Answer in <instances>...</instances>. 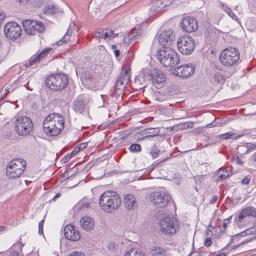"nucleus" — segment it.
Returning <instances> with one entry per match:
<instances>
[{
    "label": "nucleus",
    "mask_w": 256,
    "mask_h": 256,
    "mask_svg": "<svg viewBox=\"0 0 256 256\" xmlns=\"http://www.w3.org/2000/svg\"><path fill=\"white\" fill-rule=\"evenodd\" d=\"M121 204L120 196L112 190L102 193L99 199V205L101 210L106 213L115 212Z\"/></svg>",
    "instance_id": "f257e3e1"
},
{
    "label": "nucleus",
    "mask_w": 256,
    "mask_h": 256,
    "mask_svg": "<svg viewBox=\"0 0 256 256\" xmlns=\"http://www.w3.org/2000/svg\"><path fill=\"white\" fill-rule=\"evenodd\" d=\"M64 127V118L62 115L58 113L50 114L44 118L43 122L44 132L50 136L58 135Z\"/></svg>",
    "instance_id": "f03ea898"
},
{
    "label": "nucleus",
    "mask_w": 256,
    "mask_h": 256,
    "mask_svg": "<svg viewBox=\"0 0 256 256\" xmlns=\"http://www.w3.org/2000/svg\"><path fill=\"white\" fill-rule=\"evenodd\" d=\"M81 83L88 89L97 90L103 88L104 80L101 74L92 70H84L81 74Z\"/></svg>",
    "instance_id": "7ed1b4c3"
},
{
    "label": "nucleus",
    "mask_w": 256,
    "mask_h": 256,
    "mask_svg": "<svg viewBox=\"0 0 256 256\" xmlns=\"http://www.w3.org/2000/svg\"><path fill=\"white\" fill-rule=\"evenodd\" d=\"M158 58L160 62L166 67H172L178 64L180 58L178 54L170 47L160 48Z\"/></svg>",
    "instance_id": "20e7f679"
},
{
    "label": "nucleus",
    "mask_w": 256,
    "mask_h": 256,
    "mask_svg": "<svg viewBox=\"0 0 256 256\" xmlns=\"http://www.w3.org/2000/svg\"><path fill=\"white\" fill-rule=\"evenodd\" d=\"M68 82V76L63 74H51L46 81L47 86L52 90L59 91L64 89Z\"/></svg>",
    "instance_id": "39448f33"
},
{
    "label": "nucleus",
    "mask_w": 256,
    "mask_h": 256,
    "mask_svg": "<svg viewBox=\"0 0 256 256\" xmlns=\"http://www.w3.org/2000/svg\"><path fill=\"white\" fill-rule=\"evenodd\" d=\"M220 60L222 64L226 66H234L240 60L238 50L234 48H226L221 52Z\"/></svg>",
    "instance_id": "423d86ee"
},
{
    "label": "nucleus",
    "mask_w": 256,
    "mask_h": 256,
    "mask_svg": "<svg viewBox=\"0 0 256 256\" xmlns=\"http://www.w3.org/2000/svg\"><path fill=\"white\" fill-rule=\"evenodd\" d=\"M26 162L22 158L10 161L6 170L7 176L10 178L19 177L26 169Z\"/></svg>",
    "instance_id": "0eeeda50"
},
{
    "label": "nucleus",
    "mask_w": 256,
    "mask_h": 256,
    "mask_svg": "<svg viewBox=\"0 0 256 256\" xmlns=\"http://www.w3.org/2000/svg\"><path fill=\"white\" fill-rule=\"evenodd\" d=\"M142 73L144 78L150 80L152 84L157 88L162 87L166 81V75L159 70H144Z\"/></svg>",
    "instance_id": "6e6552de"
},
{
    "label": "nucleus",
    "mask_w": 256,
    "mask_h": 256,
    "mask_svg": "<svg viewBox=\"0 0 256 256\" xmlns=\"http://www.w3.org/2000/svg\"><path fill=\"white\" fill-rule=\"evenodd\" d=\"M177 46L179 51L182 54L188 55L194 50L196 46L195 41L189 36H180L177 40Z\"/></svg>",
    "instance_id": "1a4fd4ad"
},
{
    "label": "nucleus",
    "mask_w": 256,
    "mask_h": 256,
    "mask_svg": "<svg viewBox=\"0 0 256 256\" xmlns=\"http://www.w3.org/2000/svg\"><path fill=\"white\" fill-rule=\"evenodd\" d=\"M15 130L19 135H26L32 128L31 120L26 116H18L15 122Z\"/></svg>",
    "instance_id": "9d476101"
},
{
    "label": "nucleus",
    "mask_w": 256,
    "mask_h": 256,
    "mask_svg": "<svg viewBox=\"0 0 256 256\" xmlns=\"http://www.w3.org/2000/svg\"><path fill=\"white\" fill-rule=\"evenodd\" d=\"M151 202L154 205L160 208L166 206L172 202V197L168 193L160 192H154L150 195Z\"/></svg>",
    "instance_id": "9b49d317"
},
{
    "label": "nucleus",
    "mask_w": 256,
    "mask_h": 256,
    "mask_svg": "<svg viewBox=\"0 0 256 256\" xmlns=\"http://www.w3.org/2000/svg\"><path fill=\"white\" fill-rule=\"evenodd\" d=\"M160 231L162 233L173 234L179 229L178 221L170 217H166L160 222Z\"/></svg>",
    "instance_id": "f8f14e48"
},
{
    "label": "nucleus",
    "mask_w": 256,
    "mask_h": 256,
    "mask_svg": "<svg viewBox=\"0 0 256 256\" xmlns=\"http://www.w3.org/2000/svg\"><path fill=\"white\" fill-rule=\"evenodd\" d=\"M22 25L26 33L30 35H34L36 32H43L45 29L42 22L33 20H24L22 22Z\"/></svg>",
    "instance_id": "ddd939ff"
},
{
    "label": "nucleus",
    "mask_w": 256,
    "mask_h": 256,
    "mask_svg": "<svg viewBox=\"0 0 256 256\" xmlns=\"http://www.w3.org/2000/svg\"><path fill=\"white\" fill-rule=\"evenodd\" d=\"M21 32L20 26L14 22H8L4 27V33L6 36L12 40L18 38L20 36Z\"/></svg>",
    "instance_id": "4468645a"
},
{
    "label": "nucleus",
    "mask_w": 256,
    "mask_h": 256,
    "mask_svg": "<svg viewBox=\"0 0 256 256\" xmlns=\"http://www.w3.org/2000/svg\"><path fill=\"white\" fill-rule=\"evenodd\" d=\"M181 26L184 32L190 33L198 30V22L195 18L186 16L182 18L181 22Z\"/></svg>",
    "instance_id": "2eb2a0df"
},
{
    "label": "nucleus",
    "mask_w": 256,
    "mask_h": 256,
    "mask_svg": "<svg viewBox=\"0 0 256 256\" xmlns=\"http://www.w3.org/2000/svg\"><path fill=\"white\" fill-rule=\"evenodd\" d=\"M174 38L173 31L171 30L163 31L158 38V44L162 46L161 48L169 47L172 44Z\"/></svg>",
    "instance_id": "dca6fc26"
},
{
    "label": "nucleus",
    "mask_w": 256,
    "mask_h": 256,
    "mask_svg": "<svg viewBox=\"0 0 256 256\" xmlns=\"http://www.w3.org/2000/svg\"><path fill=\"white\" fill-rule=\"evenodd\" d=\"M195 70V67L192 64H186L176 68L173 73L182 78H187L191 76Z\"/></svg>",
    "instance_id": "f3484780"
},
{
    "label": "nucleus",
    "mask_w": 256,
    "mask_h": 256,
    "mask_svg": "<svg viewBox=\"0 0 256 256\" xmlns=\"http://www.w3.org/2000/svg\"><path fill=\"white\" fill-rule=\"evenodd\" d=\"M129 70H125L120 73L115 84V90L120 92L124 90L126 87L130 80Z\"/></svg>",
    "instance_id": "a211bd4d"
},
{
    "label": "nucleus",
    "mask_w": 256,
    "mask_h": 256,
    "mask_svg": "<svg viewBox=\"0 0 256 256\" xmlns=\"http://www.w3.org/2000/svg\"><path fill=\"white\" fill-rule=\"evenodd\" d=\"M174 0H152L150 4V10L152 12L160 11L172 5Z\"/></svg>",
    "instance_id": "6ab92c4d"
},
{
    "label": "nucleus",
    "mask_w": 256,
    "mask_h": 256,
    "mask_svg": "<svg viewBox=\"0 0 256 256\" xmlns=\"http://www.w3.org/2000/svg\"><path fill=\"white\" fill-rule=\"evenodd\" d=\"M64 232L66 238L76 241L80 239V234L78 230H74V226L72 224H68L64 230Z\"/></svg>",
    "instance_id": "aec40b11"
},
{
    "label": "nucleus",
    "mask_w": 256,
    "mask_h": 256,
    "mask_svg": "<svg viewBox=\"0 0 256 256\" xmlns=\"http://www.w3.org/2000/svg\"><path fill=\"white\" fill-rule=\"evenodd\" d=\"M118 36L112 30L99 28L96 32L94 36L98 39L110 40Z\"/></svg>",
    "instance_id": "412c9836"
},
{
    "label": "nucleus",
    "mask_w": 256,
    "mask_h": 256,
    "mask_svg": "<svg viewBox=\"0 0 256 256\" xmlns=\"http://www.w3.org/2000/svg\"><path fill=\"white\" fill-rule=\"evenodd\" d=\"M95 222L90 216H84L81 218V228L84 231L91 232L94 227Z\"/></svg>",
    "instance_id": "4be33fe9"
},
{
    "label": "nucleus",
    "mask_w": 256,
    "mask_h": 256,
    "mask_svg": "<svg viewBox=\"0 0 256 256\" xmlns=\"http://www.w3.org/2000/svg\"><path fill=\"white\" fill-rule=\"evenodd\" d=\"M256 217V209L252 206H248L243 209L237 218L238 222H241L247 216Z\"/></svg>",
    "instance_id": "5701e85b"
},
{
    "label": "nucleus",
    "mask_w": 256,
    "mask_h": 256,
    "mask_svg": "<svg viewBox=\"0 0 256 256\" xmlns=\"http://www.w3.org/2000/svg\"><path fill=\"white\" fill-rule=\"evenodd\" d=\"M160 132V128H146L142 132V134L143 136L141 140H145L148 138H152L158 135Z\"/></svg>",
    "instance_id": "b1692460"
},
{
    "label": "nucleus",
    "mask_w": 256,
    "mask_h": 256,
    "mask_svg": "<svg viewBox=\"0 0 256 256\" xmlns=\"http://www.w3.org/2000/svg\"><path fill=\"white\" fill-rule=\"evenodd\" d=\"M226 80V78L222 72H216L214 74L211 82L214 86L223 84Z\"/></svg>",
    "instance_id": "393cba45"
},
{
    "label": "nucleus",
    "mask_w": 256,
    "mask_h": 256,
    "mask_svg": "<svg viewBox=\"0 0 256 256\" xmlns=\"http://www.w3.org/2000/svg\"><path fill=\"white\" fill-rule=\"evenodd\" d=\"M124 204L128 210H132L136 206V202L134 197L130 194H128L124 196Z\"/></svg>",
    "instance_id": "a878e982"
},
{
    "label": "nucleus",
    "mask_w": 256,
    "mask_h": 256,
    "mask_svg": "<svg viewBox=\"0 0 256 256\" xmlns=\"http://www.w3.org/2000/svg\"><path fill=\"white\" fill-rule=\"evenodd\" d=\"M152 256H165V250L160 246H155L151 250Z\"/></svg>",
    "instance_id": "bb28decb"
},
{
    "label": "nucleus",
    "mask_w": 256,
    "mask_h": 256,
    "mask_svg": "<svg viewBox=\"0 0 256 256\" xmlns=\"http://www.w3.org/2000/svg\"><path fill=\"white\" fill-rule=\"evenodd\" d=\"M72 32L68 30L64 36L57 42L58 46H62L64 44H66L70 39Z\"/></svg>",
    "instance_id": "cd10ccee"
},
{
    "label": "nucleus",
    "mask_w": 256,
    "mask_h": 256,
    "mask_svg": "<svg viewBox=\"0 0 256 256\" xmlns=\"http://www.w3.org/2000/svg\"><path fill=\"white\" fill-rule=\"evenodd\" d=\"M125 256H144V254L139 250L131 248L126 252Z\"/></svg>",
    "instance_id": "c85d7f7f"
},
{
    "label": "nucleus",
    "mask_w": 256,
    "mask_h": 256,
    "mask_svg": "<svg viewBox=\"0 0 256 256\" xmlns=\"http://www.w3.org/2000/svg\"><path fill=\"white\" fill-rule=\"evenodd\" d=\"M128 150L132 152L137 153L141 152V146L138 144H132L128 148Z\"/></svg>",
    "instance_id": "c756f323"
},
{
    "label": "nucleus",
    "mask_w": 256,
    "mask_h": 256,
    "mask_svg": "<svg viewBox=\"0 0 256 256\" xmlns=\"http://www.w3.org/2000/svg\"><path fill=\"white\" fill-rule=\"evenodd\" d=\"M45 14L50 15L56 12V8L52 4H48L44 8Z\"/></svg>",
    "instance_id": "7c9ffc66"
},
{
    "label": "nucleus",
    "mask_w": 256,
    "mask_h": 256,
    "mask_svg": "<svg viewBox=\"0 0 256 256\" xmlns=\"http://www.w3.org/2000/svg\"><path fill=\"white\" fill-rule=\"evenodd\" d=\"M92 202V200H88L86 202L85 200L83 198L81 200V210L84 209H88L91 208L90 204Z\"/></svg>",
    "instance_id": "2f4dec72"
},
{
    "label": "nucleus",
    "mask_w": 256,
    "mask_h": 256,
    "mask_svg": "<svg viewBox=\"0 0 256 256\" xmlns=\"http://www.w3.org/2000/svg\"><path fill=\"white\" fill-rule=\"evenodd\" d=\"M254 232V228H248L240 233L236 234V237H240V236H244L247 235H250L252 234Z\"/></svg>",
    "instance_id": "473e14b6"
},
{
    "label": "nucleus",
    "mask_w": 256,
    "mask_h": 256,
    "mask_svg": "<svg viewBox=\"0 0 256 256\" xmlns=\"http://www.w3.org/2000/svg\"><path fill=\"white\" fill-rule=\"evenodd\" d=\"M52 50L51 48H48L44 50L42 52L38 54L37 56L39 58L40 60L42 58H44V57L46 56L48 54H49V52Z\"/></svg>",
    "instance_id": "72a5a7b5"
},
{
    "label": "nucleus",
    "mask_w": 256,
    "mask_h": 256,
    "mask_svg": "<svg viewBox=\"0 0 256 256\" xmlns=\"http://www.w3.org/2000/svg\"><path fill=\"white\" fill-rule=\"evenodd\" d=\"M224 10L230 16L233 20H237L238 19V17L236 16V14L233 12L231 10V9L228 7H225L224 8Z\"/></svg>",
    "instance_id": "f704fd0d"
},
{
    "label": "nucleus",
    "mask_w": 256,
    "mask_h": 256,
    "mask_svg": "<svg viewBox=\"0 0 256 256\" xmlns=\"http://www.w3.org/2000/svg\"><path fill=\"white\" fill-rule=\"evenodd\" d=\"M159 152L158 148L156 145H154L150 152V154L153 158H156L158 155Z\"/></svg>",
    "instance_id": "c9c22d12"
},
{
    "label": "nucleus",
    "mask_w": 256,
    "mask_h": 256,
    "mask_svg": "<svg viewBox=\"0 0 256 256\" xmlns=\"http://www.w3.org/2000/svg\"><path fill=\"white\" fill-rule=\"evenodd\" d=\"M142 34V30H140V27L138 28H135L132 30V34L134 37L140 36Z\"/></svg>",
    "instance_id": "e433bc0d"
},
{
    "label": "nucleus",
    "mask_w": 256,
    "mask_h": 256,
    "mask_svg": "<svg viewBox=\"0 0 256 256\" xmlns=\"http://www.w3.org/2000/svg\"><path fill=\"white\" fill-rule=\"evenodd\" d=\"M90 99L89 94H83L81 97V106L82 105V102L84 104H87L90 101Z\"/></svg>",
    "instance_id": "4c0bfd02"
},
{
    "label": "nucleus",
    "mask_w": 256,
    "mask_h": 256,
    "mask_svg": "<svg viewBox=\"0 0 256 256\" xmlns=\"http://www.w3.org/2000/svg\"><path fill=\"white\" fill-rule=\"evenodd\" d=\"M73 108L76 112H80V100H76L74 102Z\"/></svg>",
    "instance_id": "58836bf2"
},
{
    "label": "nucleus",
    "mask_w": 256,
    "mask_h": 256,
    "mask_svg": "<svg viewBox=\"0 0 256 256\" xmlns=\"http://www.w3.org/2000/svg\"><path fill=\"white\" fill-rule=\"evenodd\" d=\"M40 61V60L39 58H38L37 55L36 54L34 56H32L30 58L29 64H30V65L32 66V65H34L35 64L38 62Z\"/></svg>",
    "instance_id": "ea45409f"
},
{
    "label": "nucleus",
    "mask_w": 256,
    "mask_h": 256,
    "mask_svg": "<svg viewBox=\"0 0 256 256\" xmlns=\"http://www.w3.org/2000/svg\"><path fill=\"white\" fill-rule=\"evenodd\" d=\"M252 176L248 175L244 178L242 180L241 183L244 185L248 184L252 180Z\"/></svg>",
    "instance_id": "a19ab883"
},
{
    "label": "nucleus",
    "mask_w": 256,
    "mask_h": 256,
    "mask_svg": "<svg viewBox=\"0 0 256 256\" xmlns=\"http://www.w3.org/2000/svg\"><path fill=\"white\" fill-rule=\"evenodd\" d=\"M194 125V124L192 122H186L182 124L184 128H192Z\"/></svg>",
    "instance_id": "79ce46f5"
},
{
    "label": "nucleus",
    "mask_w": 256,
    "mask_h": 256,
    "mask_svg": "<svg viewBox=\"0 0 256 256\" xmlns=\"http://www.w3.org/2000/svg\"><path fill=\"white\" fill-rule=\"evenodd\" d=\"M80 152V145H78L69 154L72 158Z\"/></svg>",
    "instance_id": "37998d69"
},
{
    "label": "nucleus",
    "mask_w": 256,
    "mask_h": 256,
    "mask_svg": "<svg viewBox=\"0 0 256 256\" xmlns=\"http://www.w3.org/2000/svg\"><path fill=\"white\" fill-rule=\"evenodd\" d=\"M44 223V220H42L38 224V234H43V226Z\"/></svg>",
    "instance_id": "c03bdc74"
},
{
    "label": "nucleus",
    "mask_w": 256,
    "mask_h": 256,
    "mask_svg": "<svg viewBox=\"0 0 256 256\" xmlns=\"http://www.w3.org/2000/svg\"><path fill=\"white\" fill-rule=\"evenodd\" d=\"M212 244V240L210 238V237H207L206 238L204 242V245L208 247L210 246Z\"/></svg>",
    "instance_id": "a18cd8bd"
},
{
    "label": "nucleus",
    "mask_w": 256,
    "mask_h": 256,
    "mask_svg": "<svg viewBox=\"0 0 256 256\" xmlns=\"http://www.w3.org/2000/svg\"><path fill=\"white\" fill-rule=\"evenodd\" d=\"M232 136V132H226V134H222L220 136V137L224 140H228Z\"/></svg>",
    "instance_id": "49530a36"
},
{
    "label": "nucleus",
    "mask_w": 256,
    "mask_h": 256,
    "mask_svg": "<svg viewBox=\"0 0 256 256\" xmlns=\"http://www.w3.org/2000/svg\"><path fill=\"white\" fill-rule=\"evenodd\" d=\"M229 224H230V222H228V220H224L223 226H222L223 229L221 230L222 232H225V231H226V228H227V226Z\"/></svg>",
    "instance_id": "de8ad7c7"
},
{
    "label": "nucleus",
    "mask_w": 256,
    "mask_h": 256,
    "mask_svg": "<svg viewBox=\"0 0 256 256\" xmlns=\"http://www.w3.org/2000/svg\"><path fill=\"white\" fill-rule=\"evenodd\" d=\"M233 159L234 161L235 162L238 164L242 165L243 162L240 160V158L238 156H234Z\"/></svg>",
    "instance_id": "09e8293b"
},
{
    "label": "nucleus",
    "mask_w": 256,
    "mask_h": 256,
    "mask_svg": "<svg viewBox=\"0 0 256 256\" xmlns=\"http://www.w3.org/2000/svg\"><path fill=\"white\" fill-rule=\"evenodd\" d=\"M71 158L72 157L70 156L69 154H68L62 159V162L64 164L66 163L68 161L70 160Z\"/></svg>",
    "instance_id": "8fccbe9b"
},
{
    "label": "nucleus",
    "mask_w": 256,
    "mask_h": 256,
    "mask_svg": "<svg viewBox=\"0 0 256 256\" xmlns=\"http://www.w3.org/2000/svg\"><path fill=\"white\" fill-rule=\"evenodd\" d=\"M228 176V175H226L224 174H220L218 178V180L219 182L222 181L225 179H226Z\"/></svg>",
    "instance_id": "3c124183"
},
{
    "label": "nucleus",
    "mask_w": 256,
    "mask_h": 256,
    "mask_svg": "<svg viewBox=\"0 0 256 256\" xmlns=\"http://www.w3.org/2000/svg\"><path fill=\"white\" fill-rule=\"evenodd\" d=\"M217 126V123L216 122L215 120H214L211 123L208 124L206 125V128H210L214 126Z\"/></svg>",
    "instance_id": "603ef678"
},
{
    "label": "nucleus",
    "mask_w": 256,
    "mask_h": 256,
    "mask_svg": "<svg viewBox=\"0 0 256 256\" xmlns=\"http://www.w3.org/2000/svg\"><path fill=\"white\" fill-rule=\"evenodd\" d=\"M92 167V164L91 163H88L86 167H85V169L83 170L82 171V172H87V171L89 170H90L91 168Z\"/></svg>",
    "instance_id": "864d4df0"
},
{
    "label": "nucleus",
    "mask_w": 256,
    "mask_h": 256,
    "mask_svg": "<svg viewBox=\"0 0 256 256\" xmlns=\"http://www.w3.org/2000/svg\"><path fill=\"white\" fill-rule=\"evenodd\" d=\"M218 198V197L217 196H216V195L212 197V199L210 200V203L214 204V203L216 202L217 201Z\"/></svg>",
    "instance_id": "5fc2aeb1"
},
{
    "label": "nucleus",
    "mask_w": 256,
    "mask_h": 256,
    "mask_svg": "<svg viewBox=\"0 0 256 256\" xmlns=\"http://www.w3.org/2000/svg\"><path fill=\"white\" fill-rule=\"evenodd\" d=\"M68 256H80V252L76 251L72 252Z\"/></svg>",
    "instance_id": "6e6d98bb"
},
{
    "label": "nucleus",
    "mask_w": 256,
    "mask_h": 256,
    "mask_svg": "<svg viewBox=\"0 0 256 256\" xmlns=\"http://www.w3.org/2000/svg\"><path fill=\"white\" fill-rule=\"evenodd\" d=\"M17 2H19L20 4L24 5L26 4L29 0H16Z\"/></svg>",
    "instance_id": "4d7b16f0"
},
{
    "label": "nucleus",
    "mask_w": 256,
    "mask_h": 256,
    "mask_svg": "<svg viewBox=\"0 0 256 256\" xmlns=\"http://www.w3.org/2000/svg\"><path fill=\"white\" fill-rule=\"evenodd\" d=\"M74 210L76 212H78L80 210V204H79L78 203L76 204L74 206Z\"/></svg>",
    "instance_id": "13d9d810"
},
{
    "label": "nucleus",
    "mask_w": 256,
    "mask_h": 256,
    "mask_svg": "<svg viewBox=\"0 0 256 256\" xmlns=\"http://www.w3.org/2000/svg\"><path fill=\"white\" fill-rule=\"evenodd\" d=\"M5 14L2 12H0V22H1L2 20L5 18Z\"/></svg>",
    "instance_id": "bf43d9fd"
},
{
    "label": "nucleus",
    "mask_w": 256,
    "mask_h": 256,
    "mask_svg": "<svg viewBox=\"0 0 256 256\" xmlns=\"http://www.w3.org/2000/svg\"><path fill=\"white\" fill-rule=\"evenodd\" d=\"M88 146V142H84L82 143H81V150L84 149L86 148Z\"/></svg>",
    "instance_id": "052dcab7"
},
{
    "label": "nucleus",
    "mask_w": 256,
    "mask_h": 256,
    "mask_svg": "<svg viewBox=\"0 0 256 256\" xmlns=\"http://www.w3.org/2000/svg\"><path fill=\"white\" fill-rule=\"evenodd\" d=\"M218 4L219 6L222 8V10H224V8L225 7H228L227 6H226L225 5V4L222 2L221 1H218Z\"/></svg>",
    "instance_id": "680f3d73"
},
{
    "label": "nucleus",
    "mask_w": 256,
    "mask_h": 256,
    "mask_svg": "<svg viewBox=\"0 0 256 256\" xmlns=\"http://www.w3.org/2000/svg\"><path fill=\"white\" fill-rule=\"evenodd\" d=\"M200 254L198 252H192L188 256H200Z\"/></svg>",
    "instance_id": "e2e57ef3"
},
{
    "label": "nucleus",
    "mask_w": 256,
    "mask_h": 256,
    "mask_svg": "<svg viewBox=\"0 0 256 256\" xmlns=\"http://www.w3.org/2000/svg\"><path fill=\"white\" fill-rule=\"evenodd\" d=\"M114 55L116 57H118L120 56V51L118 50H114Z\"/></svg>",
    "instance_id": "0e129e2a"
},
{
    "label": "nucleus",
    "mask_w": 256,
    "mask_h": 256,
    "mask_svg": "<svg viewBox=\"0 0 256 256\" xmlns=\"http://www.w3.org/2000/svg\"><path fill=\"white\" fill-rule=\"evenodd\" d=\"M252 238H250V239H246V240L244 241H243L242 242L240 243V244H245V243H247L248 242H250V240H251Z\"/></svg>",
    "instance_id": "69168bd1"
},
{
    "label": "nucleus",
    "mask_w": 256,
    "mask_h": 256,
    "mask_svg": "<svg viewBox=\"0 0 256 256\" xmlns=\"http://www.w3.org/2000/svg\"><path fill=\"white\" fill-rule=\"evenodd\" d=\"M216 256H226V254L224 252H221L218 254H216Z\"/></svg>",
    "instance_id": "338daca9"
},
{
    "label": "nucleus",
    "mask_w": 256,
    "mask_h": 256,
    "mask_svg": "<svg viewBox=\"0 0 256 256\" xmlns=\"http://www.w3.org/2000/svg\"><path fill=\"white\" fill-rule=\"evenodd\" d=\"M59 196H60V193H58L54 197L53 200H55L56 198H58Z\"/></svg>",
    "instance_id": "774afa93"
}]
</instances>
